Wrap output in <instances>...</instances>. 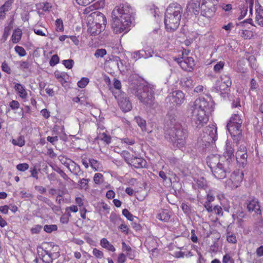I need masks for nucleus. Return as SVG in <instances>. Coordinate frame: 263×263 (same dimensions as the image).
Here are the masks:
<instances>
[{
	"mask_svg": "<svg viewBox=\"0 0 263 263\" xmlns=\"http://www.w3.org/2000/svg\"><path fill=\"white\" fill-rule=\"evenodd\" d=\"M183 12V7L180 4L173 3L169 5L165 11L164 20L167 31H174L178 28Z\"/></svg>",
	"mask_w": 263,
	"mask_h": 263,
	"instance_id": "obj_3",
	"label": "nucleus"
},
{
	"mask_svg": "<svg viewBox=\"0 0 263 263\" xmlns=\"http://www.w3.org/2000/svg\"><path fill=\"white\" fill-rule=\"evenodd\" d=\"M206 193V202H212L215 200L214 195L213 193V191L209 190L208 191L205 190Z\"/></svg>",
	"mask_w": 263,
	"mask_h": 263,
	"instance_id": "obj_43",
	"label": "nucleus"
},
{
	"mask_svg": "<svg viewBox=\"0 0 263 263\" xmlns=\"http://www.w3.org/2000/svg\"><path fill=\"white\" fill-rule=\"evenodd\" d=\"M93 14L97 15L96 20L98 21L99 22L96 21L89 23L88 32L91 35L96 36L105 29L106 19L104 15L101 13L94 12Z\"/></svg>",
	"mask_w": 263,
	"mask_h": 263,
	"instance_id": "obj_7",
	"label": "nucleus"
},
{
	"mask_svg": "<svg viewBox=\"0 0 263 263\" xmlns=\"http://www.w3.org/2000/svg\"><path fill=\"white\" fill-rule=\"evenodd\" d=\"M201 0H191L190 6L194 9L199 8L200 6Z\"/></svg>",
	"mask_w": 263,
	"mask_h": 263,
	"instance_id": "obj_62",
	"label": "nucleus"
},
{
	"mask_svg": "<svg viewBox=\"0 0 263 263\" xmlns=\"http://www.w3.org/2000/svg\"><path fill=\"white\" fill-rule=\"evenodd\" d=\"M134 14L133 9L127 3L116 7L111 13L114 31L116 33L127 32L134 19Z\"/></svg>",
	"mask_w": 263,
	"mask_h": 263,
	"instance_id": "obj_1",
	"label": "nucleus"
},
{
	"mask_svg": "<svg viewBox=\"0 0 263 263\" xmlns=\"http://www.w3.org/2000/svg\"><path fill=\"white\" fill-rule=\"evenodd\" d=\"M222 263H234V260L230 254L227 253L223 256Z\"/></svg>",
	"mask_w": 263,
	"mask_h": 263,
	"instance_id": "obj_50",
	"label": "nucleus"
},
{
	"mask_svg": "<svg viewBox=\"0 0 263 263\" xmlns=\"http://www.w3.org/2000/svg\"><path fill=\"white\" fill-rule=\"evenodd\" d=\"M156 218L162 221L168 222L171 218V212L166 209L161 210L159 211Z\"/></svg>",
	"mask_w": 263,
	"mask_h": 263,
	"instance_id": "obj_26",
	"label": "nucleus"
},
{
	"mask_svg": "<svg viewBox=\"0 0 263 263\" xmlns=\"http://www.w3.org/2000/svg\"><path fill=\"white\" fill-rule=\"evenodd\" d=\"M20 195L22 198H27L28 199H32L33 197V195L30 193H28L25 191H21L20 193Z\"/></svg>",
	"mask_w": 263,
	"mask_h": 263,
	"instance_id": "obj_58",
	"label": "nucleus"
},
{
	"mask_svg": "<svg viewBox=\"0 0 263 263\" xmlns=\"http://www.w3.org/2000/svg\"><path fill=\"white\" fill-rule=\"evenodd\" d=\"M198 143L202 145L206 146L209 145L211 143L215 142L213 138L209 136L204 128L203 132L201 134L200 137L198 138Z\"/></svg>",
	"mask_w": 263,
	"mask_h": 263,
	"instance_id": "obj_20",
	"label": "nucleus"
},
{
	"mask_svg": "<svg viewBox=\"0 0 263 263\" xmlns=\"http://www.w3.org/2000/svg\"><path fill=\"white\" fill-rule=\"evenodd\" d=\"M42 229V227L41 225L37 224L35 225L34 227L32 228L30 230V231L32 234H37L40 233Z\"/></svg>",
	"mask_w": 263,
	"mask_h": 263,
	"instance_id": "obj_55",
	"label": "nucleus"
},
{
	"mask_svg": "<svg viewBox=\"0 0 263 263\" xmlns=\"http://www.w3.org/2000/svg\"><path fill=\"white\" fill-rule=\"evenodd\" d=\"M2 69L3 71L7 73L8 74H10L11 72L10 67L5 61H4L2 64Z\"/></svg>",
	"mask_w": 263,
	"mask_h": 263,
	"instance_id": "obj_56",
	"label": "nucleus"
},
{
	"mask_svg": "<svg viewBox=\"0 0 263 263\" xmlns=\"http://www.w3.org/2000/svg\"><path fill=\"white\" fill-rule=\"evenodd\" d=\"M206 163L211 170L221 164L220 162V156L218 155H211L207 157Z\"/></svg>",
	"mask_w": 263,
	"mask_h": 263,
	"instance_id": "obj_22",
	"label": "nucleus"
},
{
	"mask_svg": "<svg viewBox=\"0 0 263 263\" xmlns=\"http://www.w3.org/2000/svg\"><path fill=\"white\" fill-rule=\"evenodd\" d=\"M68 162H64V164L72 173L76 176L83 174L80 165L70 159H68Z\"/></svg>",
	"mask_w": 263,
	"mask_h": 263,
	"instance_id": "obj_18",
	"label": "nucleus"
},
{
	"mask_svg": "<svg viewBox=\"0 0 263 263\" xmlns=\"http://www.w3.org/2000/svg\"><path fill=\"white\" fill-rule=\"evenodd\" d=\"M195 183L193 184V186L195 189L206 190L208 188L207 181L205 179L202 177L194 179Z\"/></svg>",
	"mask_w": 263,
	"mask_h": 263,
	"instance_id": "obj_23",
	"label": "nucleus"
},
{
	"mask_svg": "<svg viewBox=\"0 0 263 263\" xmlns=\"http://www.w3.org/2000/svg\"><path fill=\"white\" fill-rule=\"evenodd\" d=\"M223 156L227 159V164L234 160V148L230 142H227L226 143Z\"/></svg>",
	"mask_w": 263,
	"mask_h": 263,
	"instance_id": "obj_19",
	"label": "nucleus"
},
{
	"mask_svg": "<svg viewBox=\"0 0 263 263\" xmlns=\"http://www.w3.org/2000/svg\"><path fill=\"white\" fill-rule=\"evenodd\" d=\"M123 215L127 218V219L130 221H133L134 218V216L128 211V210L124 209L122 210Z\"/></svg>",
	"mask_w": 263,
	"mask_h": 263,
	"instance_id": "obj_52",
	"label": "nucleus"
},
{
	"mask_svg": "<svg viewBox=\"0 0 263 263\" xmlns=\"http://www.w3.org/2000/svg\"><path fill=\"white\" fill-rule=\"evenodd\" d=\"M22 35V30L20 29L17 28L16 29H15L11 36L12 42L14 44H16L19 42L21 39Z\"/></svg>",
	"mask_w": 263,
	"mask_h": 263,
	"instance_id": "obj_30",
	"label": "nucleus"
},
{
	"mask_svg": "<svg viewBox=\"0 0 263 263\" xmlns=\"http://www.w3.org/2000/svg\"><path fill=\"white\" fill-rule=\"evenodd\" d=\"M41 249L43 250V253H44L45 255H47V256L49 257L51 259H52V260H53L54 259L58 258L59 256V252L52 253L51 251L44 249L43 248H42Z\"/></svg>",
	"mask_w": 263,
	"mask_h": 263,
	"instance_id": "obj_34",
	"label": "nucleus"
},
{
	"mask_svg": "<svg viewBox=\"0 0 263 263\" xmlns=\"http://www.w3.org/2000/svg\"><path fill=\"white\" fill-rule=\"evenodd\" d=\"M55 25L57 31H63L64 30L63 21L61 19H57L55 21Z\"/></svg>",
	"mask_w": 263,
	"mask_h": 263,
	"instance_id": "obj_53",
	"label": "nucleus"
},
{
	"mask_svg": "<svg viewBox=\"0 0 263 263\" xmlns=\"http://www.w3.org/2000/svg\"><path fill=\"white\" fill-rule=\"evenodd\" d=\"M92 253L98 258H101L103 257V253L96 248L93 249Z\"/></svg>",
	"mask_w": 263,
	"mask_h": 263,
	"instance_id": "obj_63",
	"label": "nucleus"
},
{
	"mask_svg": "<svg viewBox=\"0 0 263 263\" xmlns=\"http://www.w3.org/2000/svg\"><path fill=\"white\" fill-rule=\"evenodd\" d=\"M63 64L68 69H71L74 64V61L72 60H65L62 61Z\"/></svg>",
	"mask_w": 263,
	"mask_h": 263,
	"instance_id": "obj_51",
	"label": "nucleus"
},
{
	"mask_svg": "<svg viewBox=\"0 0 263 263\" xmlns=\"http://www.w3.org/2000/svg\"><path fill=\"white\" fill-rule=\"evenodd\" d=\"M41 255L42 256V259L45 263H52L53 262L52 259L43 253V250L41 252Z\"/></svg>",
	"mask_w": 263,
	"mask_h": 263,
	"instance_id": "obj_61",
	"label": "nucleus"
},
{
	"mask_svg": "<svg viewBox=\"0 0 263 263\" xmlns=\"http://www.w3.org/2000/svg\"><path fill=\"white\" fill-rule=\"evenodd\" d=\"M224 62L220 61L214 66V70L215 72H220L223 68Z\"/></svg>",
	"mask_w": 263,
	"mask_h": 263,
	"instance_id": "obj_47",
	"label": "nucleus"
},
{
	"mask_svg": "<svg viewBox=\"0 0 263 263\" xmlns=\"http://www.w3.org/2000/svg\"><path fill=\"white\" fill-rule=\"evenodd\" d=\"M178 125L181 124L177 121L175 114L173 112L168 113L165 122V130H171L175 129Z\"/></svg>",
	"mask_w": 263,
	"mask_h": 263,
	"instance_id": "obj_14",
	"label": "nucleus"
},
{
	"mask_svg": "<svg viewBox=\"0 0 263 263\" xmlns=\"http://www.w3.org/2000/svg\"><path fill=\"white\" fill-rule=\"evenodd\" d=\"M213 175L218 179H222L227 176V173L231 172L230 168L225 166V164H219V165L211 170Z\"/></svg>",
	"mask_w": 263,
	"mask_h": 263,
	"instance_id": "obj_11",
	"label": "nucleus"
},
{
	"mask_svg": "<svg viewBox=\"0 0 263 263\" xmlns=\"http://www.w3.org/2000/svg\"><path fill=\"white\" fill-rule=\"evenodd\" d=\"M187 131L181 125H178L176 128L165 130V138L172 144L174 147L181 148L184 147L187 137Z\"/></svg>",
	"mask_w": 263,
	"mask_h": 263,
	"instance_id": "obj_5",
	"label": "nucleus"
},
{
	"mask_svg": "<svg viewBox=\"0 0 263 263\" xmlns=\"http://www.w3.org/2000/svg\"><path fill=\"white\" fill-rule=\"evenodd\" d=\"M232 107L233 108H237L239 110L240 109L241 106L240 104V99L238 97L235 98V99L233 100L232 103Z\"/></svg>",
	"mask_w": 263,
	"mask_h": 263,
	"instance_id": "obj_48",
	"label": "nucleus"
},
{
	"mask_svg": "<svg viewBox=\"0 0 263 263\" xmlns=\"http://www.w3.org/2000/svg\"><path fill=\"white\" fill-rule=\"evenodd\" d=\"M106 54V50L105 49H98L95 53V56L96 58H103Z\"/></svg>",
	"mask_w": 263,
	"mask_h": 263,
	"instance_id": "obj_49",
	"label": "nucleus"
},
{
	"mask_svg": "<svg viewBox=\"0 0 263 263\" xmlns=\"http://www.w3.org/2000/svg\"><path fill=\"white\" fill-rule=\"evenodd\" d=\"M253 6V0H246V2L240 6V15L238 17L239 20L242 19L247 14L248 9L249 8L250 13H252Z\"/></svg>",
	"mask_w": 263,
	"mask_h": 263,
	"instance_id": "obj_17",
	"label": "nucleus"
},
{
	"mask_svg": "<svg viewBox=\"0 0 263 263\" xmlns=\"http://www.w3.org/2000/svg\"><path fill=\"white\" fill-rule=\"evenodd\" d=\"M55 77L59 80V81L63 85L66 81L65 80V73H61L59 72H55L54 73Z\"/></svg>",
	"mask_w": 263,
	"mask_h": 263,
	"instance_id": "obj_44",
	"label": "nucleus"
},
{
	"mask_svg": "<svg viewBox=\"0 0 263 263\" xmlns=\"http://www.w3.org/2000/svg\"><path fill=\"white\" fill-rule=\"evenodd\" d=\"M103 176L101 173H96L93 177V181L96 184H100L102 182L101 179H102Z\"/></svg>",
	"mask_w": 263,
	"mask_h": 263,
	"instance_id": "obj_59",
	"label": "nucleus"
},
{
	"mask_svg": "<svg viewBox=\"0 0 263 263\" xmlns=\"http://www.w3.org/2000/svg\"><path fill=\"white\" fill-rule=\"evenodd\" d=\"M14 89L21 98L26 99L27 98V92L23 85L20 83H15Z\"/></svg>",
	"mask_w": 263,
	"mask_h": 263,
	"instance_id": "obj_27",
	"label": "nucleus"
},
{
	"mask_svg": "<svg viewBox=\"0 0 263 263\" xmlns=\"http://www.w3.org/2000/svg\"><path fill=\"white\" fill-rule=\"evenodd\" d=\"M247 208L249 212H254L257 214H261V211L257 199L253 198L247 201Z\"/></svg>",
	"mask_w": 263,
	"mask_h": 263,
	"instance_id": "obj_15",
	"label": "nucleus"
},
{
	"mask_svg": "<svg viewBox=\"0 0 263 263\" xmlns=\"http://www.w3.org/2000/svg\"><path fill=\"white\" fill-rule=\"evenodd\" d=\"M230 87V86L222 83L221 81L217 80L213 89L222 97L225 98L229 92Z\"/></svg>",
	"mask_w": 263,
	"mask_h": 263,
	"instance_id": "obj_13",
	"label": "nucleus"
},
{
	"mask_svg": "<svg viewBox=\"0 0 263 263\" xmlns=\"http://www.w3.org/2000/svg\"><path fill=\"white\" fill-rule=\"evenodd\" d=\"M209 136L213 138L215 141L217 139V127L215 125L208 126L204 128Z\"/></svg>",
	"mask_w": 263,
	"mask_h": 263,
	"instance_id": "obj_29",
	"label": "nucleus"
},
{
	"mask_svg": "<svg viewBox=\"0 0 263 263\" xmlns=\"http://www.w3.org/2000/svg\"><path fill=\"white\" fill-rule=\"evenodd\" d=\"M14 0H7L0 7V20H4L6 17V12L11 9V6Z\"/></svg>",
	"mask_w": 263,
	"mask_h": 263,
	"instance_id": "obj_24",
	"label": "nucleus"
},
{
	"mask_svg": "<svg viewBox=\"0 0 263 263\" xmlns=\"http://www.w3.org/2000/svg\"><path fill=\"white\" fill-rule=\"evenodd\" d=\"M58 230V227L56 224H46L44 227V231L46 233H51L52 232Z\"/></svg>",
	"mask_w": 263,
	"mask_h": 263,
	"instance_id": "obj_35",
	"label": "nucleus"
},
{
	"mask_svg": "<svg viewBox=\"0 0 263 263\" xmlns=\"http://www.w3.org/2000/svg\"><path fill=\"white\" fill-rule=\"evenodd\" d=\"M191 110L193 124L197 128H201L209 121L208 114L214 110V103L204 98H199L194 102Z\"/></svg>",
	"mask_w": 263,
	"mask_h": 263,
	"instance_id": "obj_2",
	"label": "nucleus"
},
{
	"mask_svg": "<svg viewBox=\"0 0 263 263\" xmlns=\"http://www.w3.org/2000/svg\"><path fill=\"white\" fill-rule=\"evenodd\" d=\"M156 87L151 84H140L133 89L132 93L135 95L143 104L152 107L155 104Z\"/></svg>",
	"mask_w": 263,
	"mask_h": 263,
	"instance_id": "obj_4",
	"label": "nucleus"
},
{
	"mask_svg": "<svg viewBox=\"0 0 263 263\" xmlns=\"http://www.w3.org/2000/svg\"><path fill=\"white\" fill-rule=\"evenodd\" d=\"M89 163L93 169L95 171H98L99 168L100 163L97 160L93 159H90L89 160Z\"/></svg>",
	"mask_w": 263,
	"mask_h": 263,
	"instance_id": "obj_45",
	"label": "nucleus"
},
{
	"mask_svg": "<svg viewBox=\"0 0 263 263\" xmlns=\"http://www.w3.org/2000/svg\"><path fill=\"white\" fill-rule=\"evenodd\" d=\"M242 120L238 114H234L227 123V129L237 144L242 139Z\"/></svg>",
	"mask_w": 263,
	"mask_h": 263,
	"instance_id": "obj_6",
	"label": "nucleus"
},
{
	"mask_svg": "<svg viewBox=\"0 0 263 263\" xmlns=\"http://www.w3.org/2000/svg\"><path fill=\"white\" fill-rule=\"evenodd\" d=\"M135 120L142 130L146 129V121L140 117H136Z\"/></svg>",
	"mask_w": 263,
	"mask_h": 263,
	"instance_id": "obj_33",
	"label": "nucleus"
},
{
	"mask_svg": "<svg viewBox=\"0 0 263 263\" xmlns=\"http://www.w3.org/2000/svg\"><path fill=\"white\" fill-rule=\"evenodd\" d=\"M176 61L181 68L185 71H191L195 66L194 60L190 57H181Z\"/></svg>",
	"mask_w": 263,
	"mask_h": 263,
	"instance_id": "obj_10",
	"label": "nucleus"
},
{
	"mask_svg": "<svg viewBox=\"0 0 263 263\" xmlns=\"http://www.w3.org/2000/svg\"><path fill=\"white\" fill-rule=\"evenodd\" d=\"M12 143L14 145L22 147L25 145V142L22 136L19 137L17 139H13Z\"/></svg>",
	"mask_w": 263,
	"mask_h": 263,
	"instance_id": "obj_40",
	"label": "nucleus"
},
{
	"mask_svg": "<svg viewBox=\"0 0 263 263\" xmlns=\"http://www.w3.org/2000/svg\"><path fill=\"white\" fill-rule=\"evenodd\" d=\"M125 161L137 168L145 167L147 164L146 161L141 157H132L130 159H126Z\"/></svg>",
	"mask_w": 263,
	"mask_h": 263,
	"instance_id": "obj_16",
	"label": "nucleus"
},
{
	"mask_svg": "<svg viewBox=\"0 0 263 263\" xmlns=\"http://www.w3.org/2000/svg\"><path fill=\"white\" fill-rule=\"evenodd\" d=\"M181 85L183 87L191 88L193 87L194 81L191 77H184L180 80Z\"/></svg>",
	"mask_w": 263,
	"mask_h": 263,
	"instance_id": "obj_28",
	"label": "nucleus"
},
{
	"mask_svg": "<svg viewBox=\"0 0 263 263\" xmlns=\"http://www.w3.org/2000/svg\"><path fill=\"white\" fill-rule=\"evenodd\" d=\"M122 247L123 250L127 252V255L130 258H132L133 255L131 254V247L127 245L124 241L122 242Z\"/></svg>",
	"mask_w": 263,
	"mask_h": 263,
	"instance_id": "obj_39",
	"label": "nucleus"
},
{
	"mask_svg": "<svg viewBox=\"0 0 263 263\" xmlns=\"http://www.w3.org/2000/svg\"><path fill=\"white\" fill-rule=\"evenodd\" d=\"M220 81H221V82L226 84L230 86H231L232 82L231 78L229 76L228 74H223L221 76Z\"/></svg>",
	"mask_w": 263,
	"mask_h": 263,
	"instance_id": "obj_37",
	"label": "nucleus"
},
{
	"mask_svg": "<svg viewBox=\"0 0 263 263\" xmlns=\"http://www.w3.org/2000/svg\"><path fill=\"white\" fill-rule=\"evenodd\" d=\"M205 1L200 6L201 14L202 16L211 18L214 15L217 10L218 0H203Z\"/></svg>",
	"mask_w": 263,
	"mask_h": 263,
	"instance_id": "obj_8",
	"label": "nucleus"
},
{
	"mask_svg": "<svg viewBox=\"0 0 263 263\" xmlns=\"http://www.w3.org/2000/svg\"><path fill=\"white\" fill-rule=\"evenodd\" d=\"M135 142L134 139L127 137L121 139V143L126 144L127 145H133Z\"/></svg>",
	"mask_w": 263,
	"mask_h": 263,
	"instance_id": "obj_60",
	"label": "nucleus"
},
{
	"mask_svg": "<svg viewBox=\"0 0 263 263\" xmlns=\"http://www.w3.org/2000/svg\"><path fill=\"white\" fill-rule=\"evenodd\" d=\"M250 90L253 91L257 88L258 85L254 79H251L250 83Z\"/></svg>",
	"mask_w": 263,
	"mask_h": 263,
	"instance_id": "obj_57",
	"label": "nucleus"
},
{
	"mask_svg": "<svg viewBox=\"0 0 263 263\" xmlns=\"http://www.w3.org/2000/svg\"><path fill=\"white\" fill-rule=\"evenodd\" d=\"M248 155L247 153H241V152H236V160L237 164L239 167L243 168L247 165Z\"/></svg>",
	"mask_w": 263,
	"mask_h": 263,
	"instance_id": "obj_21",
	"label": "nucleus"
},
{
	"mask_svg": "<svg viewBox=\"0 0 263 263\" xmlns=\"http://www.w3.org/2000/svg\"><path fill=\"white\" fill-rule=\"evenodd\" d=\"M241 181V176L234 172L231 175L230 180L228 181V184H229L230 182H231V187L236 188L239 185Z\"/></svg>",
	"mask_w": 263,
	"mask_h": 263,
	"instance_id": "obj_25",
	"label": "nucleus"
},
{
	"mask_svg": "<svg viewBox=\"0 0 263 263\" xmlns=\"http://www.w3.org/2000/svg\"><path fill=\"white\" fill-rule=\"evenodd\" d=\"M118 103L122 110L124 112L130 111L132 108V103L124 93H121L117 98Z\"/></svg>",
	"mask_w": 263,
	"mask_h": 263,
	"instance_id": "obj_12",
	"label": "nucleus"
},
{
	"mask_svg": "<svg viewBox=\"0 0 263 263\" xmlns=\"http://www.w3.org/2000/svg\"><path fill=\"white\" fill-rule=\"evenodd\" d=\"M17 170L22 172H24L29 168V165L27 163H20L16 165Z\"/></svg>",
	"mask_w": 263,
	"mask_h": 263,
	"instance_id": "obj_54",
	"label": "nucleus"
},
{
	"mask_svg": "<svg viewBox=\"0 0 263 263\" xmlns=\"http://www.w3.org/2000/svg\"><path fill=\"white\" fill-rule=\"evenodd\" d=\"M89 82V79L87 78L83 77L77 83L79 87L83 88L86 86Z\"/></svg>",
	"mask_w": 263,
	"mask_h": 263,
	"instance_id": "obj_38",
	"label": "nucleus"
},
{
	"mask_svg": "<svg viewBox=\"0 0 263 263\" xmlns=\"http://www.w3.org/2000/svg\"><path fill=\"white\" fill-rule=\"evenodd\" d=\"M89 179L83 178L78 182L79 188L81 190L87 191L89 189L88 182L90 181Z\"/></svg>",
	"mask_w": 263,
	"mask_h": 263,
	"instance_id": "obj_32",
	"label": "nucleus"
},
{
	"mask_svg": "<svg viewBox=\"0 0 263 263\" xmlns=\"http://www.w3.org/2000/svg\"><path fill=\"white\" fill-rule=\"evenodd\" d=\"M184 100V95L180 90L173 91L168 95L165 99V102L170 107L175 105H180Z\"/></svg>",
	"mask_w": 263,
	"mask_h": 263,
	"instance_id": "obj_9",
	"label": "nucleus"
},
{
	"mask_svg": "<svg viewBox=\"0 0 263 263\" xmlns=\"http://www.w3.org/2000/svg\"><path fill=\"white\" fill-rule=\"evenodd\" d=\"M15 51L20 56L24 57L27 53L24 48L21 46H16L14 48Z\"/></svg>",
	"mask_w": 263,
	"mask_h": 263,
	"instance_id": "obj_42",
	"label": "nucleus"
},
{
	"mask_svg": "<svg viewBox=\"0 0 263 263\" xmlns=\"http://www.w3.org/2000/svg\"><path fill=\"white\" fill-rule=\"evenodd\" d=\"M100 245L109 251L115 252L116 249L114 246L111 245L106 238H102L100 241Z\"/></svg>",
	"mask_w": 263,
	"mask_h": 263,
	"instance_id": "obj_31",
	"label": "nucleus"
},
{
	"mask_svg": "<svg viewBox=\"0 0 263 263\" xmlns=\"http://www.w3.org/2000/svg\"><path fill=\"white\" fill-rule=\"evenodd\" d=\"M227 240L231 243H235L237 242V239L235 235L230 232L227 233Z\"/></svg>",
	"mask_w": 263,
	"mask_h": 263,
	"instance_id": "obj_41",
	"label": "nucleus"
},
{
	"mask_svg": "<svg viewBox=\"0 0 263 263\" xmlns=\"http://www.w3.org/2000/svg\"><path fill=\"white\" fill-rule=\"evenodd\" d=\"M213 212L218 215L222 216L223 215L222 209L218 205H216L213 208Z\"/></svg>",
	"mask_w": 263,
	"mask_h": 263,
	"instance_id": "obj_64",
	"label": "nucleus"
},
{
	"mask_svg": "<svg viewBox=\"0 0 263 263\" xmlns=\"http://www.w3.org/2000/svg\"><path fill=\"white\" fill-rule=\"evenodd\" d=\"M134 57L136 59L144 58L147 59V56L145 54V51L140 50L134 52Z\"/></svg>",
	"mask_w": 263,
	"mask_h": 263,
	"instance_id": "obj_36",
	"label": "nucleus"
},
{
	"mask_svg": "<svg viewBox=\"0 0 263 263\" xmlns=\"http://www.w3.org/2000/svg\"><path fill=\"white\" fill-rule=\"evenodd\" d=\"M59 57L57 54H54L51 57L49 61V64L51 66L53 67L59 62Z\"/></svg>",
	"mask_w": 263,
	"mask_h": 263,
	"instance_id": "obj_46",
	"label": "nucleus"
}]
</instances>
